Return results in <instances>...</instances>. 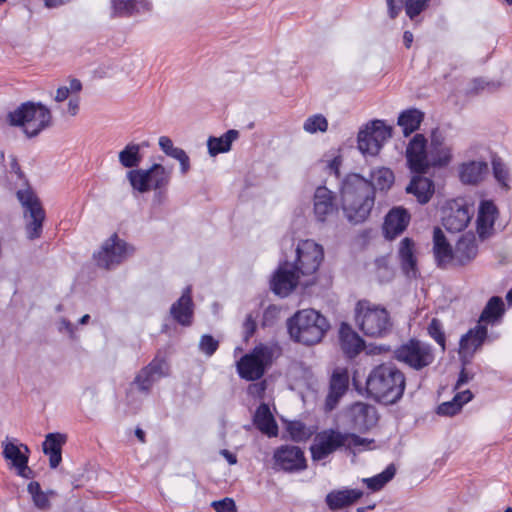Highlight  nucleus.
Wrapping results in <instances>:
<instances>
[{
  "label": "nucleus",
  "mask_w": 512,
  "mask_h": 512,
  "mask_svg": "<svg viewBox=\"0 0 512 512\" xmlns=\"http://www.w3.org/2000/svg\"><path fill=\"white\" fill-rule=\"evenodd\" d=\"M160 149L169 157L176 159L184 150L173 145L167 136H161L158 141Z\"/></svg>",
  "instance_id": "52"
},
{
  "label": "nucleus",
  "mask_w": 512,
  "mask_h": 512,
  "mask_svg": "<svg viewBox=\"0 0 512 512\" xmlns=\"http://www.w3.org/2000/svg\"><path fill=\"white\" fill-rule=\"evenodd\" d=\"M430 167H442L451 161V148L443 143L441 139L434 133L431 139L429 150Z\"/></svg>",
  "instance_id": "34"
},
{
  "label": "nucleus",
  "mask_w": 512,
  "mask_h": 512,
  "mask_svg": "<svg viewBox=\"0 0 512 512\" xmlns=\"http://www.w3.org/2000/svg\"><path fill=\"white\" fill-rule=\"evenodd\" d=\"M219 347V342L213 336L205 334L199 341V350L207 356H212Z\"/></svg>",
  "instance_id": "51"
},
{
  "label": "nucleus",
  "mask_w": 512,
  "mask_h": 512,
  "mask_svg": "<svg viewBox=\"0 0 512 512\" xmlns=\"http://www.w3.org/2000/svg\"><path fill=\"white\" fill-rule=\"evenodd\" d=\"M156 381L158 380L151 374V372L146 368H142L136 375L132 384L135 385L140 392L148 394Z\"/></svg>",
  "instance_id": "45"
},
{
  "label": "nucleus",
  "mask_w": 512,
  "mask_h": 512,
  "mask_svg": "<svg viewBox=\"0 0 512 512\" xmlns=\"http://www.w3.org/2000/svg\"><path fill=\"white\" fill-rule=\"evenodd\" d=\"M497 214V208L492 201H482L477 216V232L480 237H485L493 228Z\"/></svg>",
  "instance_id": "33"
},
{
  "label": "nucleus",
  "mask_w": 512,
  "mask_h": 512,
  "mask_svg": "<svg viewBox=\"0 0 512 512\" xmlns=\"http://www.w3.org/2000/svg\"><path fill=\"white\" fill-rule=\"evenodd\" d=\"M478 253L476 237L473 233H466L460 237L454 248V261L465 265L472 261Z\"/></svg>",
  "instance_id": "22"
},
{
  "label": "nucleus",
  "mask_w": 512,
  "mask_h": 512,
  "mask_svg": "<svg viewBox=\"0 0 512 512\" xmlns=\"http://www.w3.org/2000/svg\"><path fill=\"white\" fill-rule=\"evenodd\" d=\"M176 160L180 163V171L185 175L190 170V158L185 151H183Z\"/></svg>",
  "instance_id": "58"
},
{
  "label": "nucleus",
  "mask_w": 512,
  "mask_h": 512,
  "mask_svg": "<svg viewBox=\"0 0 512 512\" xmlns=\"http://www.w3.org/2000/svg\"><path fill=\"white\" fill-rule=\"evenodd\" d=\"M433 252L439 266H445L454 261V249H452L439 227H435L433 231Z\"/></svg>",
  "instance_id": "27"
},
{
  "label": "nucleus",
  "mask_w": 512,
  "mask_h": 512,
  "mask_svg": "<svg viewBox=\"0 0 512 512\" xmlns=\"http://www.w3.org/2000/svg\"><path fill=\"white\" fill-rule=\"evenodd\" d=\"M427 330L429 336L433 338L444 351L446 338L441 321L437 318H433L429 323Z\"/></svg>",
  "instance_id": "49"
},
{
  "label": "nucleus",
  "mask_w": 512,
  "mask_h": 512,
  "mask_svg": "<svg viewBox=\"0 0 512 512\" xmlns=\"http://www.w3.org/2000/svg\"><path fill=\"white\" fill-rule=\"evenodd\" d=\"M461 410L460 404L453 397L451 401L443 402L437 407V414L443 416H454Z\"/></svg>",
  "instance_id": "54"
},
{
  "label": "nucleus",
  "mask_w": 512,
  "mask_h": 512,
  "mask_svg": "<svg viewBox=\"0 0 512 512\" xmlns=\"http://www.w3.org/2000/svg\"><path fill=\"white\" fill-rule=\"evenodd\" d=\"M427 141L422 134H416L406 149V158L411 171L419 174L426 173L430 168L429 151L426 150Z\"/></svg>",
  "instance_id": "15"
},
{
  "label": "nucleus",
  "mask_w": 512,
  "mask_h": 512,
  "mask_svg": "<svg viewBox=\"0 0 512 512\" xmlns=\"http://www.w3.org/2000/svg\"><path fill=\"white\" fill-rule=\"evenodd\" d=\"M314 215L319 222H325L338 212L335 194L325 186H319L314 193Z\"/></svg>",
  "instance_id": "17"
},
{
  "label": "nucleus",
  "mask_w": 512,
  "mask_h": 512,
  "mask_svg": "<svg viewBox=\"0 0 512 512\" xmlns=\"http://www.w3.org/2000/svg\"><path fill=\"white\" fill-rule=\"evenodd\" d=\"M488 171V165L483 161H470L460 166V180L465 184H477Z\"/></svg>",
  "instance_id": "35"
},
{
  "label": "nucleus",
  "mask_w": 512,
  "mask_h": 512,
  "mask_svg": "<svg viewBox=\"0 0 512 512\" xmlns=\"http://www.w3.org/2000/svg\"><path fill=\"white\" fill-rule=\"evenodd\" d=\"M303 128L306 132L311 134L325 132L328 129V121L323 115L315 114L306 119Z\"/></svg>",
  "instance_id": "47"
},
{
  "label": "nucleus",
  "mask_w": 512,
  "mask_h": 512,
  "mask_svg": "<svg viewBox=\"0 0 512 512\" xmlns=\"http://www.w3.org/2000/svg\"><path fill=\"white\" fill-rule=\"evenodd\" d=\"M423 117L424 114L421 111L408 109L399 115L397 124L402 127L404 135L408 136L419 128Z\"/></svg>",
  "instance_id": "37"
},
{
  "label": "nucleus",
  "mask_w": 512,
  "mask_h": 512,
  "mask_svg": "<svg viewBox=\"0 0 512 512\" xmlns=\"http://www.w3.org/2000/svg\"><path fill=\"white\" fill-rule=\"evenodd\" d=\"M396 467L394 464H389L386 469L371 477L363 479V482L367 485V487L372 491L381 490L392 478L395 476Z\"/></svg>",
  "instance_id": "41"
},
{
  "label": "nucleus",
  "mask_w": 512,
  "mask_h": 512,
  "mask_svg": "<svg viewBox=\"0 0 512 512\" xmlns=\"http://www.w3.org/2000/svg\"><path fill=\"white\" fill-rule=\"evenodd\" d=\"M71 1L72 0H44V5L49 9H53L68 4Z\"/></svg>",
  "instance_id": "63"
},
{
  "label": "nucleus",
  "mask_w": 512,
  "mask_h": 512,
  "mask_svg": "<svg viewBox=\"0 0 512 512\" xmlns=\"http://www.w3.org/2000/svg\"><path fill=\"white\" fill-rule=\"evenodd\" d=\"M324 259L323 247L313 240H301L298 242L294 256L290 261L294 268L303 277V286L314 283L315 275Z\"/></svg>",
  "instance_id": "7"
},
{
  "label": "nucleus",
  "mask_w": 512,
  "mask_h": 512,
  "mask_svg": "<svg viewBox=\"0 0 512 512\" xmlns=\"http://www.w3.org/2000/svg\"><path fill=\"white\" fill-rule=\"evenodd\" d=\"M487 337V328L477 325L474 329L469 330L460 340V353L464 355H472L479 347L482 346Z\"/></svg>",
  "instance_id": "32"
},
{
  "label": "nucleus",
  "mask_w": 512,
  "mask_h": 512,
  "mask_svg": "<svg viewBox=\"0 0 512 512\" xmlns=\"http://www.w3.org/2000/svg\"><path fill=\"white\" fill-rule=\"evenodd\" d=\"M171 317L182 326H190L194 315V304L191 298V287H187L182 296L172 304Z\"/></svg>",
  "instance_id": "21"
},
{
  "label": "nucleus",
  "mask_w": 512,
  "mask_h": 512,
  "mask_svg": "<svg viewBox=\"0 0 512 512\" xmlns=\"http://www.w3.org/2000/svg\"><path fill=\"white\" fill-rule=\"evenodd\" d=\"M339 339L342 351L349 358L355 357L364 348L363 339L346 323L340 326Z\"/></svg>",
  "instance_id": "23"
},
{
  "label": "nucleus",
  "mask_w": 512,
  "mask_h": 512,
  "mask_svg": "<svg viewBox=\"0 0 512 512\" xmlns=\"http://www.w3.org/2000/svg\"><path fill=\"white\" fill-rule=\"evenodd\" d=\"M388 15L391 19H395L402 11L404 1L403 0H386Z\"/></svg>",
  "instance_id": "56"
},
{
  "label": "nucleus",
  "mask_w": 512,
  "mask_h": 512,
  "mask_svg": "<svg viewBox=\"0 0 512 512\" xmlns=\"http://www.w3.org/2000/svg\"><path fill=\"white\" fill-rule=\"evenodd\" d=\"M373 440L362 438L354 433L341 432L338 429H325L317 433L310 446L311 458L313 461H321L331 454L345 448L352 450L360 446H368Z\"/></svg>",
  "instance_id": "5"
},
{
  "label": "nucleus",
  "mask_w": 512,
  "mask_h": 512,
  "mask_svg": "<svg viewBox=\"0 0 512 512\" xmlns=\"http://www.w3.org/2000/svg\"><path fill=\"white\" fill-rule=\"evenodd\" d=\"M27 490L32 497L34 505L45 510L50 507V500L45 492L42 491L41 486L38 482L33 481L28 484Z\"/></svg>",
  "instance_id": "43"
},
{
  "label": "nucleus",
  "mask_w": 512,
  "mask_h": 512,
  "mask_svg": "<svg viewBox=\"0 0 512 512\" xmlns=\"http://www.w3.org/2000/svg\"><path fill=\"white\" fill-rule=\"evenodd\" d=\"M287 431L289 432L291 439L295 442L306 441L311 436V432L301 421H291L287 425Z\"/></svg>",
  "instance_id": "46"
},
{
  "label": "nucleus",
  "mask_w": 512,
  "mask_h": 512,
  "mask_svg": "<svg viewBox=\"0 0 512 512\" xmlns=\"http://www.w3.org/2000/svg\"><path fill=\"white\" fill-rule=\"evenodd\" d=\"M11 126L21 127L28 138L37 137L53 124L51 110L41 102L27 101L7 114Z\"/></svg>",
  "instance_id": "3"
},
{
  "label": "nucleus",
  "mask_w": 512,
  "mask_h": 512,
  "mask_svg": "<svg viewBox=\"0 0 512 512\" xmlns=\"http://www.w3.org/2000/svg\"><path fill=\"white\" fill-rule=\"evenodd\" d=\"M243 327L246 339L254 334L256 330V322L251 314L247 315Z\"/></svg>",
  "instance_id": "57"
},
{
  "label": "nucleus",
  "mask_w": 512,
  "mask_h": 512,
  "mask_svg": "<svg viewBox=\"0 0 512 512\" xmlns=\"http://www.w3.org/2000/svg\"><path fill=\"white\" fill-rule=\"evenodd\" d=\"M287 328L290 337L295 342L310 346L322 340L329 329V323L316 310L304 309L296 312L288 319Z\"/></svg>",
  "instance_id": "4"
},
{
  "label": "nucleus",
  "mask_w": 512,
  "mask_h": 512,
  "mask_svg": "<svg viewBox=\"0 0 512 512\" xmlns=\"http://www.w3.org/2000/svg\"><path fill=\"white\" fill-rule=\"evenodd\" d=\"M66 442V435L49 433L42 444L44 454L49 456V465L52 469L59 466L62 460V446Z\"/></svg>",
  "instance_id": "26"
},
{
  "label": "nucleus",
  "mask_w": 512,
  "mask_h": 512,
  "mask_svg": "<svg viewBox=\"0 0 512 512\" xmlns=\"http://www.w3.org/2000/svg\"><path fill=\"white\" fill-rule=\"evenodd\" d=\"M144 368L151 372L157 380L168 375V364L164 359L155 358Z\"/></svg>",
  "instance_id": "50"
},
{
  "label": "nucleus",
  "mask_w": 512,
  "mask_h": 512,
  "mask_svg": "<svg viewBox=\"0 0 512 512\" xmlns=\"http://www.w3.org/2000/svg\"><path fill=\"white\" fill-rule=\"evenodd\" d=\"M410 222V214L403 207L392 208L385 217L383 232L387 239H394L402 234Z\"/></svg>",
  "instance_id": "20"
},
{
  "label": "nucleus",
  "mask_w": 512,
  "mask_h": 512,
  "mask_svg": "<svg viewBox=\"0 0 512 512\" xmlns=\"http://www.w3.org/2000/svg\"><path fill=\"white\" fill-rule=\"evenodd\" d=\"M273 468L288 473L300 472L306 469L307 462L304 451L294 445H281L274 450Z\"/></svg>",
  "instance_id": "12"
},
{
  "label": "nucleus",
  "mask_w": 512,
  "mask_h": 512,
  "mask_svg": "<svg viewBox=\"0 0 512 512\" xmlns=\"http://www.w3.org/2000/svg\"><path fill=\"white\" fill-rule=\"evenodd\" d=\"M393 182V172L385 167L371 171L370 180L359 174L346 176L341 185V200L347 220L352 224L365 221L374 206L375 190H387Z\"/></svg>",
  "instance_id": "1"
},
{
  "label": "nucleus",
  "mask_w": 512,
  "mask_h": 512,
  "mask_svg": "<svg viewBox=\"0 0 512 512\" xmlns=\"http://www.w3.org/2000/svg\"><path fill=\"white\" fill-rule=\"evenodd\" d=\"M3 447V457L7 460H11L13 465L18 470H27L28 469V455L22 453L21 449H24L26 453H29V448L25 444H18L17 439L9 440L7 437L5 441L2 442Z\"/></svg>",
  "instance_id": "25"
},
{
  "label": "nucleus",
  "mask_w": 512,
  "mask_h": 512,
  "mask_svg": "<svg viewBox=\"0 0 512 512\" xmlns=\"http://www.w3.org/2000/svg\"><path fill=\"white\" fill-rule=\"evenodd\" d=\"M363 492L357 489L334 490L327 494L326 503L331 510L350 506L361 498Z\"/></svg>",
  "instance_id": "29"
},
{
  "label": "nucleus",
  "mask_w": 512,
  "mask_h": 512,
  "mask_svg": "<svg viewBox=\"0 0 512 512\" xmlns=\"http://www.w3.org/2000/svg\"><path fill=\"white\" fill-rule=\"evenodd\" d=\"M253 421L263 434L269 437L277 436L278 426L267 404L262 403L259 405L254 414Z\"/></svg>",
  "instance_id": "31"
},
{
  "label": "nucleus",
  "mask_w": 512,
  "mask_h": 512,
  "mask_svg": "<svg viewBox=\"0 0 512 512\" xmlns=\"http://www.w3.org/2000/svg\"><path fill=\"white\" fill-rule=\"evenodd\" d=\"M493 174L497 182L504 188H509V171L506 165L500 158H493L492 160Z\"/></svg>",
  "instance_id": "48"
},
{
  "label": "nucleus",
  "mask_w": 512,
  "mask_h": 512,
  "mask_svg": "<svg viewBox=\"0 0 512 512\" xmlns=\"http://www.w3.org/2000/svg\"><path fill=\"white\" fill-rule=\"evenodd\" d=\"M221 455L228 461L230 465H234L237 463V457L235 454L231 453L227 449L221 450Z\"/></svg>",
  "instance_id": "64"
},
{
  "label": "nucleus",
  "mask_w": 512,
  "mask_h": 512,
  "mask_svg": "<svg viewBox=\"0 0 512 512\" xmlns=\"http://www.w3.org/2000/svg\"><path fill=\"white\" fill-rule=\"evenodd\" d=\"M472 216L473 211L468 205L454 201L444 213L443 226L450 232H460L467 227Z\"/></svg>",
  "instance_id": "18"
},
{
  "label": "nucleus",
  "mask_w": 512,
  "mask_h": 512,
  "mask_svg": "<svg viewBox=\"0 0 512 512\" xmlns=\"http://www.w3.org/2000/svg\"><path fill=\"white\" fill-rule=\"evenodd\" d=\"M132 252L133 248L114 234L103 244L101 250L94 257L98 266L110 269L114 265L120 264Z\"/></svg>",
  "instance_id": "13"
},
{
  "label": "nucleus",
  "mask_w": 512,
  "mask_h": 512,
  "mask_svg": "<svg viewBox=\"0 0 512 512\" xmlns=\"http://www.w3.org/2000/svg\"><path fill=\"white\" fill-rule=\"evenodd\" d=\"M70 89L68 87H59L56 91L55 100L57 102H62L69 97Z\"/></svg>",
  "instance_id": "61"
},
{
  "label": "nucleus",
  "mask_w": 512,
  "mask_h": 512,
  "mask_svg": "<svg viewBox=\"0 0 512 512\" xmlns=\"http://www.w3.org/2000/svg\"><path fill=\"white\" fill-rule=\"evenodd\" d=\"M379 282H389L394 277V270L389 264V259L386 256L376 258L373 263V269Z\"/></svg>",
  "instance_id": "42"
},
{
  "label": "nucleus",
  "mask_w": 512,
  "mask_h": 512,
  "mask_svg": "<svg viewBox=\"0 0 512 512\" xmlns=\"http://www.w3.org/2000/svg\"><path fill=\"white\" fill-rule=\"evenodd\" d=\"M382 145L374 138L370 131L365 127L358 133V149L363 155L375 156L379 153Z\"/></svg>",
  "instance_id": "38"
},
{
  "label": "nucleus",
  "mask_w": 512,
  "mask_h": 512,
  "mask_svg": "<svg viewBox=\"0 0 512 512\" xmlns=\"http://www.w3.org/2000/svg\"><path fill=\"white\" fill-rule=\"evenodd\" d=\"M270 354L267 348L256 347L252 352L245 354L237 362V372L240 378L247 381L260 379L268 365Z\"/></svg>",
  "instance_id": "11"
},
{
  "label": "nucleus",
  "mask_w": 512,
  "mask_h": 512,
  "mask_svg": "<svg viewBox=\"0 0 512 512\" xmlns=\"http://www.w3.org/2000/svg\"><path fill=\"white\" fill-rule=\"evenodd\" d=\"M349 417L351 426L359 432H366L376 425L378 421V413L375 406L357 402L349 409Z\"/></svg>",
  "instance_id": "16"
},
{
  "label": "nucleus",
  "mask_w": 512,
  "mask_h": 512,
  "mask_svg": "<svg viewBox=\"0 0 512 512\" xmlns=\"http://www.w3.org/2000/svg\"><path fill=\"white\" fill-rule=\"evenodd\" d=\"M170 169L161 164H153L149 169H132L127 172V178L132 188L140 193L150 190L166 189L171 180Z\"/></svg>",
  "instance_id": "8"
},
{
  "label": "nucleus",
  "mask_w": 512,
  "mask_h": 512,
  "mask_svg": "<svg viewBox=\"0 0 512 512\" xmlns=\"http://www.w3.org/2000/svg\"><path fill=\"white\" fill-rule=\"evenodd\" d=\"M298 285L303 286V277L294 269L289 260L281 263L275 272L271 287L275 294L285 297Z\"/></svg>",
  "instance_id": "14"
},
{
  "label": "nucleus",
  "mask_w": 512,
  "mask_h": 512,
  "mask_svg": "<svg viewBox=\"0 0 512 512\" xmlns=\"http://www.w3.org/2000/svg\"><path fill=\"white\" fill-rule=\"evenodd\" d=\"M265 390H266V382L265 381L251 384L248 388V391L250 394L256 395L259 397H261L264 394Z\"/></svg>",
  "instance_id": "59"
},
{
  "label": "nucleus",
  "mask_w": 512,
  "mask_h": 512,
  "mask_svg": "<svg viewBox=\"0 0 512 512\" xmlns=\"http://www.w3.org/2000/svg\"><path fill=\"white\" fill-rule=\"evenodd\" d=\"M349 383V375L346 370L335 371L330 380V391L326 399V405L330 410L334 408L339 398L346 392Z\"/></svg>",
  "instance_id": "30"
},
{
  "label": "nucleus",
  "mask_w": 512,
  "mask_h": 512,
  "mask_svg": "<svg viewBox=\"0 0 512 512\" xmlns=\"http://www.w3.org/2000/svg\"><path fill=\"white\" fill-rule=\"evenodd\" d=\"M366 128L382 146L384 142L392 136V128L381 120L372 121L370 124L366 125Z\"/></svg>",
  "instance_id": "44"
},
{
  "label": "nucleus",
  "mask_w": 512,
  "mask_h": 512,
  "mask_svg": "<svg viewBox=\"0 0 512 512\" xmlns=\"http://www.w3.org/2000/svg\"><path fill=\"white\" fill-rule=\"evenodd\" d=\"M17 198L24 207L27 237L30 240L39 238L46 216L39 198L30 189L19 190L17 192Z\"/></svg>",
  "instance_id": "10"
},
{
  "label": "nucleus",
  "mask_w": 512,
  "mask_h": 512,
  "mask_svg": "<svg viewBox=\"0 0 512 512\" xmlns=\"http://www.w3.org/2000/svg\"><path fill=\"white\" fill-rule=\"evenodd\" d=\"M406 379L404 373L393 363L376 366L368 375L366 389L368 394L384 404H394L404 393Z\"/></svg>",
  "instance_id": "2"
},
{
  "label": "nucleus",
  "mask_w": 512,
  "mask_h": 512,
  "mask_svg": "<svg viewBox=\"0 0 512 512\" xmlns=\"http://www.w3.org/2000/svg\"><path fill=\"white\" fill-rule=\"evenodd\" d=\"M504 313L503 300L498 296L490 298L484 310L481 313L480 321L493 323L498 320Z\"/></svg>",
  "instance_id": "40"
},
{
  "label": "nucleus",
  "mask_w": 512,
  "mask_h": 512,
  "mask_svg": "<svg viewBox=\"0 0 512 512\" xmlns=\"http://www.w3.org/2000/svg\"><path fill=\"white\" fill-rule=\"evenodd\" d=\"M427 2L428 0H406L405 11L407 16L413 20L426 8Z\"/></svg>",
  "instance_id": "53"
},
{
  "label": "nucleus",
  "mask_w": 512,
  "mask_h": 512,
  "mask_svg": "<svg viewBox=\"0 0 512 512\" xmlns=\"http://www.w3.org/2000/svg\"><path fill=\"white\" fill-rule=\"evenodd\" d=\"M211 506L216 512H237L235 501L228 497L222 500L213 501Z\"/></svg>",
  "instance_id": "55"
},
{
  "label": "nucleus",
  "mask_w": 512,
  "mask_h": 512,
  "mask_svg": "<svg viewBox=\"0 0 512 512\" xmlns=\"http://www.w3.org/2000/svg\"><path fill=\"white\" fill-rule=\"evenodd\" d=\"M454 398L457 400L458 404H460V407L467 402H469L473 398V394L470 390H465L462 392L457 393Z\"/></svg>",
  "instance_id": "60"
},
{
  "label": "nucleus",
  "mask_w": 512,
  "mask_h": 512,
  "mask_svg": "<svg viewBox=\"0 0 512 512\" xmlns=\"http://www.w3.org/2000/svg\"><path fill=\"white\" fill-rule=\"evenodd\" d=\"M355 321L364 335L374 338L386 336L393 325L386 308L367 300H360L356 304Z\"/></svg>",
  "instance_id": "6"
},
{
  "label": "nucleus",
  "mask_w": 512,
  "mask_h": 512,
  "mask_svg": "<svg viewBox=\"0 0 512 512\" xmlns=\"http://www.w3.org/2000/svg\"><path fill=\"white\" fill-rule=\"evenodd\" d=\"M119 162L124 168L137 167L142 161L140 145L135 143L127 144L118 155Z\"/></svg>",
  "instance_id": "39"
},
{
  "label": "nucleus",
  "mask_w": 512,
  "mask_h": 512,
  "mask_svg": "<svg viewBox=\"0 0 512 512\" xmlns=\"http://www.w3.org/2000/svg\"><path fill=\"white\" fill-rule=\"evenodd\" d=\"M406 192L413 194L420 204H426L434 194V183L427 177L414 176L406 187Z\"/></svg>",
  "instance_id": "28"
},
{
  "label": "nucleus",
  "mask_w": 512,
  "mask_h": 512,
  "mask_svg": "<svg viewBox=\"0 0 512 512\" xmlns=\"http://www.w3.org/2000/svg\"><path fill=\"white\" fill-rule=\"evenodd\" d=\"M239 136V132L234 129L228 130L220 137L210 136L207 140L208 153L214 157L220 153H226L231 149L232 142Z\"/></svg>",
  "instance_id": "36"
},
{
  "label": "nucleus",
  "mask_w": 512,
  "mask_h": 512,
  "mask_svg": "<svg viewBox=\"0 0 512 512\" xmlns=\"http://www.w3.org/2000/svg\"><path fill=\"white\" fill-rule=\"evenodd\" d=\"M111 18H130L150 12L148 0H110Z\"/></svg>",
  "instance_id": "19"
},
{
  "label": "nucleus",
  "mask_w": 512,
  "mask_h": 512,
  "mask_svg": "<svg viewBox=\"0 0 512 512\" xmlns=\"http://www.w3.org/2000/svg\"><path fill=\"white\" fill-rule=\"evenodd\" d=\"M414 246V241L411 238L405 237L401 240L398 248L401 269L409 278H414L417 275V260L414 255Z\"/></svg>",
  "instance_id": "24"
},
{
  "label": "nucleus",
  "mask_w": 512,
  "mask_h": 512,
  "mask_svg": "<svg viewBox=\"0 0 512 512\" xmlns=\"http://www.w3.org/2000/svg\"><path fill=\"white\" fill-rule=\"evenodd\" d=\"M78 111H79V100L77 98L70 99L68 102L67 112L71 116H75V115H77Z\"/></svg>",
  "instance_id": "62"
},
{
  "label": "nucleus",
  "mask_w": 512,
  "mask_h": 512,
  "mask_svg": "<svg viewBox=\"0 0 512 512\" xmlns=\"http://www.w3.org/2000/svg\"><path fill=\"white\" fill-rule=\"evenodd\" d=\"M394 358L415 370H421L434 361L431 345L417 339H410L394 350Z\"/></svg>",
  "instance_id": "9"
}]
</instances>
